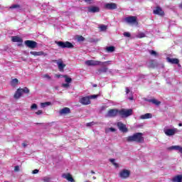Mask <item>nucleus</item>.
I'll use <instances>...</instances> for the list:
<instances>
[{
	"instance_id": "f257e3e1",
	"label": "nucleus",
	"mask_w": 182,
	"mask_h": 182,
	"mask_svg": "<svg viewBox=\"0 0 182 182\" xmlns=\"http://www.w3.org/2000/svg\"><path fill=\"white\" fill-rule=\"evenodd\" d=\"M126 141L131 143L132 141H135L136 143H144V137L143 136V133H135L132 136H129L125 138Z\"/></svg>"
},
{
	"instance_id": "f03ea898",
	"label": "nucleus",
	"mask_w": 182,
	"mask_h": 182,
	"mask_svg": "<svg viewBox=\"0 0 182 182\" xmlns=\"http://www.w3.org/2000/svg\"><path fill=\"white\" fill-rule=\"evenodd\" d=\"M124 22L128 23V25H139V22L137 21V17L129 16L124 18Z\"/></svg>"
},
{
	"instance_id": "7ed1b4c3",
	"label": "nucleus",
	"mask_w": 182,
	"mask_h": 182,
	"mask_svg": "<svg viewBox=\"0 0 182 182\" xmlns=\"http://www.w3.org/2000/svg\"><path fill=\"white\" fill-rule=\"evenodd\" d=\"M164 133H165L166 136L171 137V136H174L175 134H177V133H178V129L177 128L170 129V128L165 127L164 129Z\"/></svg>"
},
{
	"instance_id": "20e7f679",
	"label": "nucleus",
	"mask_w": 182,
	"mask_h": 182,
	"mask_svg": "<svg viewBox=\"0 0 182 182\" xmlns=\"http://www.w3.org/2000/svg\"><path fill=\"white\" fill-rule=\"evenodd\" d=\"M133 114V109H122L119 110V115L122 117H129V116H132Z\"/></svg>"
},
{
	"instance_id": "39448f33",
	"label": "nucleus",
	"mask_w": 182,
	"mask_h": 182,
	"mask_svg": "<svg viewBox=\"0 0 182 182\" xmlns=\"http://www.w3.org/2000/svg\"><path fill=\"white\" fill-rule=\"evenodd\" d=\"M55 43L59 46V48H73V44H72L70 42H63V41H55Z\"/></svg>"
},
{
	"instance_id": "423d86ee",
	"label": "nucleus",
	"mask_w": 182,
	"mask_h": 182,
	"mask_svg": "<svg viewBox=\"0 0 182 182\" xmlns=\"http://www.w3.org/2000/svg\"><path fill=\"white\" fill-rule=\"evenodd\" d=\"M85 64L87 66H100L102 62L99 60H88L85 61Z\"/></svg>"
},
{
	"instance_id": "0eeeda50",
	"label": "nucleus",
	"mask_w": 182,
	"mask_h": 182,
	"mask_svg": "<svg viewBox=\"0 0 182 182\" xmlns=\"http://www.w3.org/2000/svg\"><path fill=\"white\" fill-rule=\"evenodd\" d=\"M24 43H25L26 46H27L30 49H35V48H36V46H38V43H36V41H31V40H27V41H24Z\"/></svg>"
},
{
	"instance_id": "6e6552de",
	"label": "nucleus",
	"mask_w": 182,
	"mask_h": 182,
	"mask_svg": "<svg viewBox=\"0 0 182 182\" xmlns=\"http://www.w3.org/2000/svg\"><path fill=\"white\" fill-rule=\"evenodd\" d=\"M129 176H130V171L127 169H123L119 172L120 178H123V179L128 178Z\"/></svg>"
},
{
	"instance_id": "1a4fd4ad",
	"label": "nucleus",
	"mask_w": 182,
	"mask_h": 182,
	"mask_svg": "<svg viewBox=\"0 0 182 182\" xmlns=\"http://www.w3.org/2000/svg\"><path fill=\"white\" fill-rule=\"evenodd\" d=\"M119 112L120 110L114 109H110L108 111L107 114V117H115V116H117L118 114H119Z\"/></svg>"
},
{
	"instance_id": "9d476101",
	"label": "nucleus",
	"mask_w": 182,
	"mask_h": 182,
	"mask_svg": "<svg viewBox=\"0 0 182 182\" xmlns=\"http://www.w3.org/2000/svg\"><path fill=\"white\" fill-rule=\"evenodd\" d=\"M11 41H12V42L17 43L18 46H22V43H23V40L22 39V38H21L18 36H12Z\"/></svg>"
},
{
	"instance_id": "9b49d317",
	"label": "nucleus",
	"mask_w": 182,
	"mask_h": 182,
	"mask_svg": "<svg viewBox=\"0 0 182 182\" xmlns=\"http://www.w3.org/2000/svg\"><path fill=\"white\" fill-rule=\"evenodd\" d=\"M55 62L57 63L60 72H63V70L66 68V65L63 63V61L60 59L55 60Z\"/></svg>"
},
{
	"instance_id": "f8f14e48",
	"label": "nucleus",
	"mask_w": 182,
	"mask_h": 182,
	"mask_svg": "<svg viewBox=\"0 0 182 182\" xmlns=\"http://www.w3.org/2000/svg\"><path fill=\"white\" fill-rule=\"evenodd\" d=\"M80 103L81 105H83L84 106H86L87 105H90V100L89 97H83L80 100Z\"/></svg>"
},
{
	"instance_id": "ddd939ff",
	"label": "nucleus",
	"mask_w": 182,
	"mask_h": 182,
	"mask_svg": "<svg viewBox=\"0 0 182 182\" xmlns=\"http://www.w3.org/2000/svg\"><path fill=\"white\" fill-rule=\"evenodd\" d=\"M117 126L118 127V129L120 130V132H122L123 133H127V128L124 124L118 122Z\"/></svg>"
},
{
	"instance_id": "4468645a",
	"label": "nucleus",
	"mask_w": 182,
	"mask_h": 182,
	"mask_svg": "<svg viewBox=\"0 0 182 182\" xmlns=\"http://www.w3.org/2000/svg\"><path fill=\"white\" fill-rule=\"evenodd\" d=\"M106 9L113 10L117 9V4L114 3H107L105 5Z\"/></svg>"
},
{
	"instance_id": "2eb2a0df",
	"label": "nucleus",
	"mask_w": 182,
	"mask_h": 182,
	"mask_svg": "<svg viewBox=\"0 0 182 182\" xmlns=\"http://www.w3.org/2000/svg\"><path fill=\"white\" fill-rule=\"evenodd\" d=\"M154 14L155 15H159V16H164V11L161 8L157 6L154 10Z\"/></svg>"
},
{
	"instance_id": "dca6fc26",
	"label": "nucleus",
	"mask_w": 182,
	"mask_h": 182,
	"mask_svg": "<svg viewBox=\"0 0 182 182\" xmlns=\"http://www.w3.org/2000/svg\"><path fill=\"white\" fill-rule=\"evenodd\" d=\"M30 54L33 56H48V54L43 51H31Z\"/></svg>"
},
{
	"instance_id": "f3484780",
	"label": "nucleus",
	"mask_w": 182,
	"mask_h": 182,
	"mask_svg": "<svg viewBox=\"0 0 182 182\" xmlns=\"http://www.w3.org/2000/svg\"><path fill=\"white\" fill-rule=\"evenodd\" d=\"M99 11H100V9L97 6H91L88 7V12H90L91 14L99 12Z\"/></svg>"
},
{
	"instance_id": "a211bd4d",
	"label": "nucleus",
	"mask_w": 182,
	"mask_h": 182,
	"mask_svg": "<svg viewBox=\"0 0 182 182\" xmlns=\"http://www.w3.org/2000/svg\"><path fill=\"white\" fill-rule=\"evenodd\" d=\"M153 117V114L151 113H146L144 114H142L139 117V119H141V120H145L147 119H151Z\"/></svg>"
},
{
	"instance_id": "6ab92c4d",
	"label": "nucleus",
	"mask_w": 182,
	"mask_h": 182,
	"mask_svg": "<svg viewBox=\"0 0 182 182\" xmlns=\"http://www.w3.org/2000/svg\"><path fill=\"white\" fill-rule=\"evenodd\" d=\"M63 178H65L66 180H68V181L70 182H75V179H73V178L72 177V175H70V173H65L63 175Z\"/></svg>"
},
{
	"instance_id": "aec40b11",
	"label": "nucleus",
	"mask_w": 182,
	"mask_h": 182,
	"mask_svg": "<svg viewBox=\"0 0 182 182\" xmlns=\"http://www.w3.org/2000/svg\"><path fill=\"white\" fill-rule=\"evenodd\" d=\"M22 90H21V88H18L14 95V99H19V97L22 96Z\"/></svg>"
},
{
	"instance_id": "412c9836",
	"label": "nucleus",
	"mask_w": 182,
	"mask_h": 182,
	"mask_svg": "<svg viewBox=\"0 0 182 182\" xmlns=\"http://www.w3.org/2000/svg\"><path fill=\"white\" fill-rule=\"evenodd\" d=\"M166 60L169 63H173L174 65H177V63H178V59L176 58H170L169 57H168L166 58Z\"/></svg>"
},
{
	"instance_id": "4be33fe9",
	"label": "nucleus",
	"mask_w": 182,
	"mask_h": 182,
	"mask_svg": "<svg viewBox=\"0 0 182 182\" xmlns=\"http://www.w3.org/2000/svg\"><path fill=\"white\" fill-rule=\"evenodd\" d=\"M68 113H70V109H69L68 107L63 108L60 111V114H68Z\"/></svg>"
},
{
	"instance_id": "5701e85b",
	"label": "nucleus",
	"mask_w": 182,
	"mask_h": 182,
	"mask_svg": "<svg viewBox=\"0 0 182 182\" xmlns=\"http://www.w3.org/2000/svg\"><path fill=\"white\" fill-rule=\"evenodd\" d=\"M173 182H181L182 175H177L172 178Z\"/></svg>"
},
{
	"instance_id": "b1692460",
	"label": "nucleus",
	"mask_w": 182,
	"mask_h": 182,
	"mask_svg": "<svg viewBox=\"0 0 182 182\" xmlns=\"http://www.w3.org/2000/svg\"><path fill=\"white\" fill-rule=\"evenodd\" d=\"M18 83H19V80L17 78H14L11 81V85L13 87H16V86H18Z\"/></svg>"
},
{
	"instance_id": "393cba45",
	"label": "nucleus",
	"mask_w": 182,
	"mask_h": 182,
	"mask_svg": "<svg viewBox=\"0 0 182 182\" xmlns=\"http://www.w3.org/2000/svg\"><path fill=\"white\" fill-rule=\"evenodd\" d=\"M40 105L42 109H45V107H48V106H50V105H52V102H41Z\"/></svg>"
},
{
	"instance_id": "a878e982",
	"label": "nucleus",
	"mask_w": 182,
	"mask_h": 182,
	"mask_svg": "<svg viewBox=\"0 0 182 182\" xmlns=\"http://www.w3.org/2000/svg\"><path fill=\"white\" fill-rule=\"evenodd\" d=\"M10 9H16V11H21L22 8L18 4H13L10 6Z\"/></svg>"
},
{
	"instance_id": "bb28decb",
	"label": "nucleus",
	"mask_w": 182,
	"mask_h": 182,
	"mask_svg": "<svg viewBox=\"0 0 182 182\" xmlns=\"http://www.w3.org/2000/svg\"><path fill=\"white\" fill-rule=\"evenodd\" d=\"M149 102H151L154 105H156V106H159L161 103L160 101H159V100H157L156 99H152Z\"/></svg>"
},
{
	"instance_id": "cd10ccee",
	"label": "nucleus",
	"mask_w": 182,
	"mask_h": 182,
	"mask_svg": "<svg viewBox=\"0 0 182 182\" xmlns=\"http://www.w3.org/2000/svg\"><path fill=\"white\" fill-rule=\"evenodd\" d=\"M106 50L107 52H108L109 53H112V52H114V46H109L106 48Z\"/></svg>"
},
{
	"instance_id": "c85d7f7f",
	"label": "nucleus",
	"mask_w": 182,
	"mask_h": 182,
	"mask_svg": "<svg viewBox=\"0 0 182 182\" xmlns=\"http://www.w3.org/2000/svg\"><path fill=\"white\" fill-rule=\"evenodd\" d=\"M109 161L113 164V166H114V167H116V168L119 167V164L116 163V160L114 159H109Z\"/></svg>"
},
{
	"instance_id": "c756f323",
	"label": "nucleus",
	"mask_w": 182,
	"mask_h": 182,
	"mask_svg": "<svg viewBox=\"0 0 182 182\" xmlns=\"http://www.w3.org/2000/svg\"><path fill=\"white\" fill-rule=\"evenodd\" d=\"M102 72L103 73H106V72H107V68H103L102 69L98 70L97 73V75H100V73H102Z\"/></svg>"
},
{
	"instance_id": "7c9ffc66",
	"label": "nucleus",
	"mask_w": 182,
	"mask_h": 182,
	"mask_svg": "<svg viewBox=\"0 0 182 182\" xmlns=\"http://www.w3.org/2000/svg\"><path fill=\"white\" fill-rule=\"evenodd\" d=\"M63 77L65 79L66 83H71L72 82V78L69 77L68 75H63Z\"/></svg>"
},
{
	"instance_id": "2f4dec72",
	"label": "nucleus",
	"mask_w": 182,
	"mask_h": 182,
	"mask_svg": "<svg viewBox=\"0 0 182 182\" xmlns=\"http://www.w3.org/2000/svg\"><path fill=\"white\" fill-rule=\"evenodd\" d=\"M111 62L112 61L101 62V64L100 65V66H106V65H110Z\"/></svg>"
},
{
	"instance_id": "473e14b6",
	"label": "nucleus",
	"mask_w": 182,
	"mask_h": 182,
	"mask_svg": "<svg viewBox=\"0 0 182 182\" xmlns=\"http://www.w3.org/2000/svg\"><path fill=\"white\" fill-rule=\"evenodd\" d=\"M100 29L101 32H103V31H106V29H107V26L105 25H101L100 26Z\"/></svg>"
},
{
	"instance_id": "72a5a7b5",
	"label": "nucleus",
	"mask_w": 182,
	"mask_h": 182,
	"mask_svg": "<svg viewBox=\"0 0 182 182\" xmlns=\"http://www.w3.org/2000/svg\"><path fill=\"white\" fill-rule=\"evenodd\" d=\"M20 90H21V92H23V93H28L29 92V89H28V87L20 88Z\"/></svg>"
},
{
	"instance_id": "f704fd0d",
	"label": "nucleus",
	"mask_w": 182,
	"mask_h": 182,
	"mask_svg": "<svg viewBox=\"0 0 182 182\" xmlns=\"http://www.w3.org/2000/svg\"><path fill=\"white\" fill-rule=\"evenodd\" d=\"M136 38H146V34L144 33H139Z\"/></svg>"
},
{
	"instance_id": "c9c22d12",
	"label": "nucleus",
	"mask_w": 182,
	"mask_h": 182,
	"mask_svg": "<svg viewBox=\"0 0 182 182\" xmlns=\"http://www.w3.org/2000/svg\"><path fill=\"white\" fill-rule=\"evenodd\" d=\"M43 182H50V178L46 176L44 178H43Z\"/></svg>"
},
{
	"instance_id": "e433bc0d",
	"label": "nucleus",
	"mask_w": 182,
	"mask_h": 182,
	"mask_svg": "<svg viewBox=\"0 0 182 182\" xmlns=\"http://www.w3.org/2000/svg\"><path fill=\"white\" fill-rule=\"evenodd\" d=\"M149 53L151 55V56H156L157 55V52L154 50H149Z\"/></svg>"
},
{
	"instance_id": "4c0bfd02",
	"label": "nucleus",
	"mask_w": 182,
	"mask_h": 182,
	"mask_svg": "<svg viewBox=\"0 0 182 182\" xmlns=\"http://www.w3.org/2000/svg\"><path fill=\"white\" fill-rule=\"evenodd\" d=\"M43 77H44V79H48V80H50L51 79V77L48 74L43 75Z\"/></svg>"
},
{
	"instance_id": "58836bf2",
	"label": "nucleus",
	"mask_w": 182,
	"mask_h": 182,
	"mask_svg": "<svg viewBox=\"0 0 182 182\" xmlns=\"http://www.w3.org/2000/svg\"><path fill=\"white\" fill-rule=\"evenodd\" d=\"M124 36H125L126 38H130V36H131L130 33L124 32Z\"/></svg>"
},
{
	"instance_id": "ea45409f",
	"label": "nucleus",
	"mask_w": 182,
	"mask_h": 182,
	"mask_svg": "<svg viewBox=\"0 0 182 182\" xmlns=\"http://www.w3.org/2000/svg\"><path fill=\"white\" fill-rule=\"evenodd\" d=\"M77 41L79 42H83V41H85V38H83V36H80L77 38Z\"/></svg>"
},
{
	"instance_id": "a19ab883",
	"label": "nucleus",
	"mask_w": 182,
	"mask_h": 182,
	"mask_svg": "<svg viewBox=\"0 0 182 182\" xmlns=\"http://www.w3.org/2000/svg\"><path fill=\"white\" fill-rule=\"evenodd\" d=\"M106 132H116V129L114 128H108L106 129Z\"/></svg>"
},
{
	"instance_id": "79ce46f5",
	"label": "nucleus",
	"mask_w": 182,
	"mask_h": 182,
	"mask_svg": "<svg viewBox=\"0 0 182 182\" xmlns=\"http://www.w3.org/2000/svg\"><path fill=\"white\" fill-rule=\"evenodd\" d=\"M69 86H70V85L68 82L62 84L63 87H69Z\"/></svg>"
},
{
	"instance_id": "37998d69",
	"label": "nucleus",
	"mask_w": 182,
	"mask_h": 182,
	"mask_svg": "<svg viewBox=\"0 0 182 182\" xmlns=\"http://www.w3.org/2000/svg\"><path fill=\"white\" fill-rule=\"evenodd\" d=\"M31 109L33 110V109H38V105L36 104H33L31 107Z\"/></svg>"
},
{
	"instance_id": "c03bdc74",
	"label": "nucleus",
	"mask_w": 182,
	"mask_h": 182,
	"mask_svg": "<svg viewBox=\"0 0 182 182\" xmlns=\"http://www.w3.org/2000/svg\"><path fill=\"white\" fill-rule=\"evenodd\" d=\"M93 124H95V122H90V123H87L86 126L87 127H90V126H93Z\"/></svg>"
},
{
	"instance_id": "a18cd8bd",
	"label": "nucleus",
	"mask_w": 182,
	"mask_h": 182,
	"mask_svg": "<svg viewBox=\"0 0 182 182\" xmlns=\"http://www.w3.org/2000/svg\"><path fill=\"white\" fill-rule=\"evenodd\" d=\"M38 173H39V170H38V169H35L32 172L33 174H38Z\"/></svg>"
},
{
	"instance_id": "49530a36",
	"label": "nucleus",
	"mask_w": 182,
	"mask_h": 182,
	"mask_svg": "<svg viewBox=\"0 0 182 182\" xmlns=\"http://www.w3.org/2000/svg\"><path fill=\"white\" fill-rule=\"evenodd\" d=\"M20 168H19V166H16L14 167V171H19Z\"/></svg>"
},
{
	"instance_id": "de8ad7c7",
	"label": "nucleus",
	"mask_w": 182,
	"mask_h": 182,
	"mask_svg": "<svg viewBox=\"0 0 182 182\" xmlns=\"http://www.w3.org/2000/svg\"><path fill=\"white\" fill-rule=\"evenodd\" d=\"M89 97H90V99H96V97H97V95H94L90 96Z\"/></svg>"
},
{
	"instance_id": "09e8293b",
	"label": "nucleus",
	"mask_w": 182,
	"mask_h": 182,
	"mask_svg": "<svg viewBox=\"0 0 182 182\" xmlns=\"http://www.w3.org/2000/svg\"><path fill=\"white\" fill-rule=\"evenodd\" d=\"M55 77H58V78L63 77V75H58V74H55Z\"/></svg>"
},
{
	"instance_id": "8fccbe9b",
	"label": "nucleus",
	"mask_w": 182,
	"mask_h": 182,
	"mask_svg": "<svg viewBox=\"0 0 182 182\" xmlns=\"http://www.w3.org/2000/svg\"><path fill=\"white\" fill-rule=\"evenodd\" d=\"M42 113H43L42 110H38V111H37V112H36V114L39 115V114H42Z\"/></svg>"
},
{
	"instance_id": "3c124183",
	"label": "nucleus",
	"mask_w": 182,
	"mask_h": 182,
	"mask_svg": "<svg viewBox=\"0 0 182 182\" xmlns=\"http://www.w3.org/2000/svg\"><path fill=\"white\" fill-rule=\"evenodd\" d=\"M126 93L127 95H129V93H130V90L129 89V87H126Z\"/></svg>"
},
{
	"instance_id": "603ef678",
	"label": "nucleus",
	"mask_w": 182,
	"mask_h": 182,
	"mask_svg": "<svg viewBox=\"0 0 182 182\" xmlns=\"http://www.w3.org/2000/svg\"><path fill=\"white\" fill-rule=\"evenodd\" d=\"M85 2H87V4H91L92 0H83Z\"/></svg>"
},
{
	"instance_id": "864d4df0",
	"label": "nucleus",
	"mask_w": 182,
	"mask_h": 182,
	"mask_svg": "<svg viewBox=\"0 0 182 182\" xmlns=\"http://www.w3.org/2000/svg\"><path fill=\"white\" fill-rule=\"evenodd\" d=\"M22 146H23V147H26V146H28V144H25V143H23V144H22Z\"/></svg>"
},
{
	"instance_id": "5fc2aeb1",
	"label": "nucleus",
	"mask_w": 182,
	"mask_h": 182,
	"mask_svg": "<svg viewBox=\"0 0 182 182\" xmlns=\"http://www.w3.org/2000/svg\"><path fill=\"white\" fill-rule=\"evenodd\" d=\"M129 100H133V97H129Z\"/></svg>"
},
{
	"instance_id": "6e6d98bb",
	"label": "nucleus",
	"mask_w": 182,
	"mask_h": 182,
	"mask_svg": "<svg viewBox=\"0 0 182 182\" xmlns=\"http://www.w3.org/2000/svg\"><path fill=\"white\" fill-rule=\"evenodd\" d=\"M178 126H179L180 127H181L182 124H181V123L178 124Z\"/></svg>"
},
{
	"instance_id": "4d7b16f0",
	"label": "nucleus",
	"mask_w": 182,
	"mask_h": 182,
	"mask_svg": "<svg viewBox=\"0 0 182 182\" xmlns=\"http://www.w3.org/2000/svg\"><path fill=\"white\" fill-rule=\"evenodd\" d=\"M94 180H96V177H95V176H93V178H92Z\"/></svg>"
},
{
	"instance_id": "13d9d810",
	"label": "nucleus",
	"mask_w": 182,
	"mask_h": 182,
	"mask_svg": "<svg viewBox=\"0 0 182 182\" xmlns=\"http://www.w3.org/2000/svg\"><path fill=\"white\" fill-rule=\"evenodd\" d=\"M92 174H95V172L92 171Z\"/></svg>"
},
{
	"instance_id": "bf43d9fd",
	"label": "nucleus",
	"mask_w": 182,
	"mask_h": 182,
	"mask_svg": "<svg viewBox=\"0 0 182 182\" xmlns=\"http://www.w3.org/2000/svg\"><path fill=\"white\" fill-rule=\"evenodd\" d=\"M4 182H9V181H4Z\"/></svg>"
}]
</instances>
